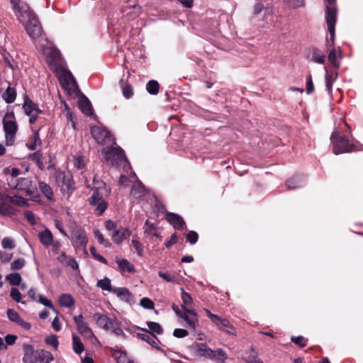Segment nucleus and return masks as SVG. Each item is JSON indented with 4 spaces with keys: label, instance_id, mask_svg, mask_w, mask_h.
Here are the masks:
<instances>
[{
    "label": "nucleus",
    "instance_id": "f257e3e1",
    "mask_svg": "<svg viewBox=\"0 0 363 363\" xmlns=\"http://www.w3.org/2000/svg\"><path fill=\"white\" fill-rule=\"evenodd\" d=\"M16 11L18 13V20L23 23L27 34L30 38L35 39L41 36L43 33L42 26L35 15L26 4H21V6Z\"/></svg>",
    "mask_w": 363,
    "mask_h": 363
},
{
    "label": "nucleus",
    "instance_id": "f03ea898",
    "mask_svg": "<svg viewBox=\"0 0 363 363\" xmlns=\"http://www.w3.org/2000/svg\"><path fill=\"white\" fill-rule=\"evenodd\" d=\"M191 354L196 357L210 359L216 363H224L228 357L222 349L212 350L206 343L194 342L189 347Z\"/></svg>",
    "mask_w": 363,
    "mask_h": 363
},
{
    "label": "nucleus",
    "instance_id": "7ed1b4c3",
    "mask_svg": "<svg viewBox=\"0 0 363 363\" xmlns=\"http://www.w3.org/2000/svg\"><path fill=\"white\" fill-rule=\"evenodd\" d=\"M93 185L94 192L89 199V203L96 206L98 214L101 215L107 208V203L103 199V196L108 195L110 191L106 187L105 183L96 177L94 178Z\"/></svg>",
    "mask_w": 363,
    "mask_h": 363
},
{
    "label": "nucleus",
    "instance_id": "20e7f679",
    "mask_svg": "<svg viewBox=\"0 0 363 363\" xmlns=\"http://www.w3.org/2000/svg\"><path fill=\"white\" fill-rule=\"evenodd\" d=\"M330 140L333 146V152L335 155L363 150V145H357L350 140L346 136L341 135L337 130H335L332 133Z\"/></svg>",
    "mask_w": 363,
    "mask_h": 363
},
{
    "label": "nucleus",
    "instance_id": "39448f33",
    "mask_svg": "<svg viewBox=\"0 0 363 363\" xmlns=\"http://www.w3.org/2000/svg\"><path fill=\"white\" fill-rule=\"evenodd\" d=\"M96 324L104 330L109 331L116 336H124L125 334L121 326V322L117 320L116 318L112 319L108 316L96 313L94 315Z\"/></svg>",
    "mask_w": 363,
    "mask_h": 363
},
{
    "label": "nucleus",
    "instance_id": "423d86ee",
    "mask_svg": "<svg viewBox=\"0 0 363 363\" xmlns=\"http://www.w3.org/2000/svg\"><path fill=\"white\" fill-rule=\"evenodd\" d=\"M105 160L113 166H122L123 169L130 168L129 163L122 149L108 147L103 150Z\"/></svg>",
    "mask_w": 363,
    "mask_h": 363
},
{
    "label": "nucleus",
    "instance_id": "0eeeda50",
    "mask_svg": "<svg viewBox=\"0 0 363 363\" xmlns=\"http://www.w3.org/2000/svg\"><path fill=\"white\" fill-rule=\"evenodd\" d=\"M3 125L5 132L6 144L8 146H11L14 143L18 130L13 113L6 114L3 120Z\"/></svg>",
    "mask_w": 363,
    "mask_h": 363
},
{
    "label": "nucleus",
    "instance_id": "6e6552de",
    "mask_svg": "<svg viewBox=\"0 0 363 363\" xmlns=\"http://www.w3.org/2000/svg\"><path fill=\"white\" fill-rule=\"evenodd\" d=\"M23 349L24 352L23 362L24 363H37L38 358L41 357L45 358V363H50L53 359L50 352L44 350H41L40 352L34 351L33 346L30 345H24Z\"/></svg>",
    "mask_w": 363,
    "mask_h": 363
},
{
    "label": "nucleus",
    "instance_id": "1a4fd4ad",
    "mask_svg": "<svg viewBox=\"0 0 363 363\" xmlns=\"http://www.w3.org/2000/svg\"><path fill=\"white\" fill-rule=\"evenodd\" d=\"M43 53L46 57L50 69L53 71L55 72L64 67V61L55 48L47 46L43 49Z\"/></svg>",
    "mask_w": 363,
    "mask_h": 363
},
{
    "label": "nucleus",
    "instance_id": "9d476101",
    "mask_svg": "<svg viewBox=\"0 0 363 363\" xmlns=\"http://www.w3.org/2000/svg\"><path fill=\"white\" fill-rule=\"evenodd\" d=\"M57 76L58 77L61 84L67 91L69 94H74L77 90V85L75 79L72 74L64 67L55 71Z\"/></svg>",
    "mask_w": 363,
    "mask_h": 363
},
{
    "label": "nucleus",
    "instance_id": "9b49d317",
    "mask_svg": "<svg viewBox=\"0 0 363 363\" xmlns=\"http://www.w3.org/2000/svg\"><path fill=\"white\" fill-rule=\"evenodd\" d=\"M337 20L335 19V13L333 9H328V14L326 16V23L328 30L330 33V37L326 38V48H335V23Z\"/></svg>",
    "mask_w": 363,
    "mask_h": 363
},
{
    "label": "nucleus",
    "instance_id": "f8f14e48",
    "mask_svg": "<svg viewBox=\"0 0 363 363\" xmlns=\"http://www.w3.org/2000/svg\"><path fill=\"white\" fill-rule=\"evenodd\" d=\"M91 133L94 140L99 144H108L113 140L110 133L103 127H91Z\"/></svg>",
    "mask_w": 363,
    "mask_h": 363
},
{
    "label": "nucleus",
    "instance_id": "ddd939ff",
    "mask_svg": "<svg viewBox=\"0 0 363 363\" xmlns=\"http://www.w3.org/2000/svg\"><path fill=\"white\" fill-rule=\"evenodd\" d=\"M74 320L77 325L78 332L82 335H83L84 337L88 338V339H91L92 337L95 338V336H94L92 330L88 326L87 323L84 321V318L82 315L74 316Z\"/></svg>",
    "mask_w": 363,
    "mask_h": 363
},
{
    "label": "nucleus",
    "instance_id": "4468645a",
    "mask_svg": "<svg viewBox=\"0 0 363 363\" xmlns=\"http://www.w3.org/2000/svg\"><path fill=\"white\" fill-rule=\"evenodd\" d=\"M181 318L186 322V327L191 331H194L199 325L197 313L194 310L184 311L181 313Z\"/></svg>",
    "mask_w": 363,
    "mask_h": 363
},
{
    "label": "nucleus",
    "instance_id": "2eb2a0df",
    "mask_svg": "<svg viewBox=\"0 0 363 363\" xmlns=\"http://www.w3.org/2000/svg\"><path fill=\"white\" fill-rule=\"evenodd\" d=\"M9 186L12 189L24 191L26 195H30L34 189L30 180L26 178L19 179L16 184L9 183Z\"/></svg>",
    "mask_w": 363,
    "mask_h": 363
},
{
    "label": "nucleus",
    "instance_id": "dca6fc26",
    "mask_svg": "<svg viewBox=\"0 0 363 363\" xmlns=\"http://www.w3.org/2000/svg\"><path fill=\"white\" fill-rule=\"evenodd\" d=\"M328 52V61L335 68L340 67V60L342 57V50L340 47L327 50Z\"/></svg>",
    "mask_w": 363,
    "mask_h": 363
},
{
    "label": "nucleus",
    "instance_id": "f3484780",
    "mask_svg": "<svg viewBox=\"0 0 363 363\" xmlns=\"http://www.w3.org/2000/svg\"><path fill=\"white\" fill-rule=\"evenodd\" d=\"M214 325L218 330H222L227 334L233 335H236L235 328L225 318H222L221 317L219 316L218 320H216Z\"/></svg>",
    "mask_w": 363,
    "mask_h": 363
},
{
    "label": "nucleus",
    "instance_id": "a211bd4d",
    "mask_svg": "<svg viewBox=\"0 0 363 363\" xmlns=\"http://www.w3.org/2000/svg\"><path fill=\"white\" fill-rule=\"evenodd\" d=\"M112 292L123 301L130 303L133 301V296L130 291L124 287L113 288Z\"/></svg>",
    "mask_w": 363,
    "mask_h": 363
},
{
    "label": "nucleus",
    "instance_id": "6ab92c4d",
    "mask_svg": "<svg viewBox=\"0 0 363 363\" xmlns=\"http://www.w3.org/2000/svg\"><path fill=\"white\" fill-rule=\"evenodd\" d=\"M166 218L176 230H183L184 228L185 223L183 218L178 214L168 213L166 215Z\"/></svg>",
    "mask_w": 363,
    "mask_h": 363
},
{
    "label": "nucleus",
    "instance_id": "aec40b11",
    "mask_svg": "<svg viewBox=\"0 0 363 363\" xmlns=\"http://www.w3.org/2000/svg\"><path fill=\"white\" fill-rule=\"evenodd\" d=\"M147 193V190L144 185L140 181H135L132 185L130 195L134 199H140L144 196Z\"/></svg>",
    "mask_w": 363,
    "mask_h": 363
},
{
    "label": "nucleus",
    "instance_id": "412c9836",
    "mask_svg": "<svg viewBox=\"0 0 363 363\" xmlns=\"http://www.w3.org/2000/svg\"><path fill=\"white\" fill-rule=\"evenodd\" d=\"M131 235V232L128 228H122L121 230H115L111 234V238L117 244L121 243L124 240L127 239Z\"/></svg>",
    "mask_w": 363,
    "mask_h": 363
},
{
    "label": "nucleus",
    "instance_id": "4be33fe9",
    "mask_svg": "<svg viewBox=\"0 0 363 363\" xmlns=\"http://www.w3.org/2000/svg\"><path fill=\"white\" fill-rule=\"evenodd\" d=\"M145 331V333H138V336L143 340L145 341L147 343L150 345L152 347L155 348H158V344L160 342L157 337L153 334L148 333V331L146 329H141Z\"/></svg>",
    "mask_w": 363,
    "mask_h": 363
},
{
    "label": "nucleus",
    "instance_id": "5701e85b",
    "mask_svg": "<svg viewBox=\"0 0 363 363\" xmlns=\"http://www.w3.org/2000/svg\"><path fill=\"white\" fill-rule=\"evenodd\" d=\"M116 262L118 265V269L123 275H125V274L126 272L127 273L135 272L134 266L128 260H127L125 259L117 258Z\"/></svg>",
    "mask_w": 363,
    "mask_h": 363
},
{
    "label": "nucleus",
    "instance_id": "b1692460",
    "mask_svg": "<svg viewBox=\"0 0 363 363\" xmlns=\"http://www.w3.org/2000/svg\"><path fill=\"white\" fill-rule=\"evenodd\" d=\"M325 86L328 93L330 94L333 84L337 78V72L336 71H330L327 67H325Z\"/></svg>",
    "mask_w": 363,
    "mask_h": 363
},
{
    "label": "nucleus",
    "instance_id": "393cba45",
    "mask_svg": "<svg viewBox=\"0 0 363 363\" xmlns=\"http://www.w3.org/2000/svg\"><path fill=\"white\" fill-rule=\"evenodd\" d=\"M181 298L182 301V307L184 311L192 310L194 301L191 295L186 293L184 289H181Z\"/></svg>",
    "mask_w": 363,
    "mask_h": 363
},
{
    "label": "nucleus",
    "instance_id": "a878e982",
    "mask_svg": "<svg viewBox=\"0 0 363 363\" xmlns=\"http://www.w3.org/2000/svg\"><path fill=\"white\" fill-rule=\"evenodd\" d=\"M40 242L45 247L51 245L53 242V236L50 230L45 229L38 234Z\"/></svg>",
    "mask_w": 363,
    "mask_h": 363
},
{
    "label": "nucleus",
    "instance_id": "bb28decb",
    "mask_svg": "<svg viewBox=\"0 0 363 363\" xmlns=\"http://www.w3.org/2000/svg\"><path fill=\"white\" fill-rule=\"evenodd\" d=\"M79 106L80 110L86 116L93 114L91 103L86 97L83 96L79 99Z\"/></svg>",
    "mask_w": 363,
    "mask_h": 363
},
{
    "label": "nucleus",
    "instance_id": "cd10ccee",
    "mask_svg": "<svg viewBox=\"0 0 363 363\" xmlns=\"http://www.w3.org/2000/svg\"><path fill=\"white\" fill-rule=\"evenodd\" d=\"M6 200H7L9 203L17 206L22 207L28 206L27 200L20 196H9L6 194Z\"/></svg>",
    "mask_w": 363,
    "mask_h": 363
},
{
    "label": "nucleus",
    "instance_id": "c85d7f7f",
    "mask_svg": "<svg viewBox=\"0 0 363 363\" xmlns=\"http://www.w3.org/2000/svg\"><path fill=\"white\" fill-rule=\"evenodd\" d=\"M112 356L117 363H134L128 358L125 352L118 350H113Z\"/></svg>",
    "mask_w": 363,
    "mask_h": 363
},
{
    "label": "nucleus",
    "instance_id": "c756f323",
    "mask_svg": "<svg viewBox=\"0 0 363 363\" xmlns=\"http://www.w3.org/2000/svg\"><path fill=\"white\" fill-rule=\"evenodd\" d=\"M72 235L78 245L81 246H85L87 243L88 240L86 234L81 229L73 231Z\"/></svg>",
    "mask_w": 363,
    "mask_h": 363
},
{
    "label": "nucleus",
    "instance_id": "7c9ffc66",
    "mask_svg": "<svg viewBox=\"0 0 363 363\" xmlns=\"http://www.w3.org/2000/svg\"><path fill=\"white\" fill-rule=\"evenodd\" d=\"M59 304L61 306L70 308L74 304L73 297L69 294H63L59 297Z\"/></svg>",
    "mask_w": 363,
    "mask_h": 363
},
{
    "label": "nucleus",
    "instance_id": "2f4dec72",
    "mask_svg": "<svg viewBox=\"0 0 363 363\" xmlns=\"http://www.w3.org/2000/svg\"><path fill=\"white\" fill-rule=\"evenodd\" d=\"M303 179L301 176H294L286 181V186L289 189L300 187L303 184Z\"/></svg>",
    "mask_w": 363,
    "mask_h": 363
},
{
    "label": "nucleus",
    "instance_id": "473e14b6",
    "mask_svg": "<svg viewBox=\"0 0 363 363\" xmlns=\"http://www.w3.org/2000/svg\"><path fill=\"white\" fill-rule=\"evenodd\" d=\"M23 108L27 115L31 113H40V111L38 108L37 104H34L30 100H26L23 104Z\"/></svg>",
    "mask_w": 363,
    "mask_h": 363
},
{
    "label": "nucleus",
    "instance_id": "72a5a7b5",
    "mask_svg": "<svg viewBox=\"0 0 363 363\" xmlns=\"http://www.w3.org/2000/svg\"><path fill=\"white\" fill-rule=\"evenodd\" d=\"M311 60L315 63L323 64L325 56L320 50L313 48L311 52Z\"/></svg>",
    "mask_w": 363,
    "mask_h": 363
},
{
    "label": "nucleus",
    "instance_id": "f704fd0d",
    "mask_svg": "<svg viewBox=\"0 0 363 363\" xmlns=\"http://www.w3.org/2000/svg\"><path fill=\"white\" fill-rule=\"evenodd\" d=\"M3 99L8 104L13 103L16 97V91L12 89L11 86H9L6 91L2 95Z\"/></svg>",
    "mask_w": 363,
    "mask_h": 363
},
{
    "label": "nucleus",
    "instance_id": "c9c22d12",
    "mask_svg": "<svg viewBox=\"0 0 363 363\" xmlns=\"http://www.w3.org/2000/svg\"><path fill=\"white\" fill-rule=\"evenodd\" d=\"M6 279L12 286H19L22 281V278H21V275L17 272L11 273V274H7L6 276Z\"/></svg>",
    "mask_w": 363,
    "mask_h": 363
},
{
    "label": "nucleus",
    "instance_id": "e433bc0d",
    "mask_svg": "<svg viewBox=\"0 0 363 363\" xmlns=\"http://www.w3.org/2000/svg\"><path fill=\"white\" fill-rule=\"evenodd\" d=\"M136 180L137 177L135 174L131 172L128 177L124 174L121 175L119 179V183L121 185L126 186L128 185V183H134Z\"/></svg>",
    "mask_w": 363,
    "mask_h": 363
},
{
    "label": "nucleus",
    "instance_id": "4c0bfd02",
    "mask_svg": "<svg viewBox=\"0 0 363 363\" xmlns=\"http://www.w3.org/2000/svg\"><path fill=\"white\" fill-rule=\"evenodd\" d=\"M96 286L101 288L102 290L112 291L113 288H111V283L110 279L105 277L97 281Z\"/></svg>",
    "mask_w": 363,
    "mask_h": 363
},
{
    "label": "nucleus",
    "instance_id": "58836bf2",
    "mask_svg": "<svg viewBox=\"0 0 363 363\" xmlns=\"http://www.w3.org/2000/svg\"><path fill=\"white\" fill-rule=\"evenodd\" d=\"M39 189L49 200H52L53 193L51 188L45 182H39Z\"/></svg>",
    "mask_w": 363,
    "mask_h": 363
},
{
    "label": "nucleus",
    "instance_id": "ea45409f",
    "mask_svg": "<svg viewBox=\"0 0 363 363\" xmlns=\"http://www.w3.org/2000/svg\"><path fill=\"white\" fill-rule=\"evenodd\" d=\"M73 350L77 354H81L84 351V345L80 339L75 335H72Z\"/></svg>",
    "mask_w": 363,
    "mask_h": 363
},
{
    "label": "nucleus",
    "instance_id": "a19ab883",
    "mask_svg": "<svg viewBox=\"0 0 363 363\" xmlns=\"http://www.w3.org/2000/svg\"><path fill=\"white\" fill-rule=\"evenodd\" d=\"M160 85L157 81H149L146 85V89L150 94H157L159 91Z\"/></svg>",
    "mask_w": 363,
    "mask_h": 363
},
{
    "label": "nucleus",
    "instance_id": "79ce46f5",
    "mask_svg": "<svg viewBox=\"0 0 363 363\" xmlns=\"http://www.w3.org/2000/svg\"><path fill=\"white\" fill-rule=\"evenodd\" d=\"M251 353L245 357L246 362L248 363H263L262 361L257 357V352L251 347Z\"/></svg>",
    "mask_w": 363,
    "mask_h": 363
},
{
    "label": "nucleus",
    "instance_id": "37998d69",
    "mask_svg": "<svg viewBox=\"0 0 363 363\" xmlns=\"http://www.w3.org/2000/svg\"><path fill=\"white\" fill-rule=\"evenodd\" d=\"M7 200L3 201L0 203V214L2 216H9L12 213V208L7 204Z\"/></svg>",
    "mask_w": 363,
    "mask_h": 363
},
{
    "label": "nucleus",
    "instance_id": "c03bdc74",
    "mask_svg": "<svg viewBox=\"0 0 363 363\" xmlns=\"http://www.w3.org/2000/svg\"><path fill=\"white\" fill-rule=\"evenodd\" d=\"M32 140L33 141L28 144H27V146L31 150H34L36 149V147L38 146H40V144H41V140H40V138L38 135V133H35L33 138H32Z\"/></svg>",
    "mask_w": 363,
    "mask_h": 363
},
{
    "label": "nucleus",
    "instance_id": "a18cd8bd",
    "mask_svg": "<svg viewBox=\"0 0 363 363\" xmlns=\"http://www.w3.org/2000/svg\"><path fill=\"white\" fill-rule=\"evenodd\" d=\"M147 325L152 332L155 333L157 334L162 333L163 330L159 323L156 322L150 321L147 323Z\"/></svg>",
    "mask_w": 363,
    "mask_h": 363
},
{
    "label": "nucleus",
    "instance_id": "49530a36",
    "mask_svg": "<svg viewBox=\"0 0 363 363\" xmlns=\"http://www.w3.org/2000/svg\"><path fill=\"white\" fill-rule=\"evenodd\" d=\"M94 237L96 238V239H97L98 242L100 244L104 245L105 247H108L111 246V243L108 240H106L104 238V236H103L102 233L100 232V230H94Z\"/></svg>",
    "mask_w": 363,
    "mask_h": 363
},
{
    "label": "nucleus",
    "instance_id": "de8ad7c7",
    "mask_svg": "<svg viewBox=\"0 0 363 363\" xmlns=\"http://www.w3.org/2000/svg\"><path fill=\"white\" fill-rule=\"evenodd\" d=\"M140 305L146 309H153L154 308V303L149 298H143L140 301Z\"/></svg>",
    "mask_w": 363,
    "mask_h": 363
},
{
    "label": "nucleus",
    "instance_id": "09e8293b",
    "mask_svg": "<svg viewBox=\"0 0 363 363\" xmlns=\"http://www.w3.org/2000/svg\"><path fill=\"white\" fill-rule=\"evenodd\" d=\"M38 297H39V302L40 303L50 308V309H52L54 313H57V310L55 308V307L53 306V305L50 301H49L46 297H45L42 295H39Z\"/></svg>",
    "mask_w": 363,
    "mask_h": 363
},
{
    "label": "nucleus",
    "instance_id": "8fccbe9b",
    "mask_svg": "<svg viewBox=\"0 0 363 363\" xmlns=\"http://www.w3.org/2000/svg\"><path fill=\"white\" fill-rule=\"evenodd\" d=\"M7 317L11 322L16 323L21 318L18 313L13 309L9 308L7 310Z\"/></svg>",
    "mask_w": 363,
    "mask_h": 363
},
{
    "label": "nucleus",
    "instance_id": "3c124183",
    "mask_svg": "<svg viewBox=\"0 0 363 363\" xmlns=\"http://www.w3.org/2000/svg\"><path fill=\"white\" fill-rule=\"evenodd\" d=\"M1 245L4 249H13L15 247L14 241L11 238H4L1 241Z\"/></svg>",
    "mask_w": 363,
    "mask_h": 363
},
{
    "label": "nucleus",
    "instance_id": "603ef678",
    "mask_svg": "<svg viewBox=\"0 0 363 363\" xmlns=\"http://www.w3.org/2000/svg\"><path fill=\"white\" fill-rule=\"evenodd\" d=\"M24 265L25 260L23 259L19 258L11 262V269L12 270H18L21 269Z\"/></svg>",
    "mask_w": 363,
    "mask_h": 363
},
{
    "label": "nucleus",
    "instance_id": "864d4df0",
    "mask_svg": "<svg viewBox=\"0 0 363 363\" xmlns=\"http://www.w3.org/2000/svg\"><path fill=\"white\" fill-rule=\"evenodd\" d=\"M10 296L16 302L19 303L21 300V294L18 289L16 288H12L10 292Z\"/></svg>",
    "mask_w": 363,
    "mask_h": 363
},
{
    "label": "nucleus",
    "instance_id": "5fc2aeb1",
    "mask_svg": "<svg viewBox=\"0 0 363 363\" xmlns=\"http://www.w3.org/2000/svg\"><path fill=\"white\" fill-rule=\"evenodd\" d=\"M45 342L48 345L52 346L55 350L57 348L58 340H57V336L55 335H52L48 337L45 340Z\"/></svg>",
    "mask_w": 363,
    "mask_h": 363
},
{
    "label": "nucleus",
    "instance_id": "6e6d98bb",
    "mask_svg": "<svg viewBox=\"0 0 363 363\" xmlns=\"http://www.w3.org/2000/svg\"><path fill=\"white\" fill-rule=\"evenodd\" d=\"M132 245L135 247L138 255L141 256L143 252V247L139 240L137 238H133L132 240Z\"/></svg>",
    "mask_w": 363,
    "mask_h": 363
},
{
    "label": "nucleus",
    "instance_id": "4d7b16f0",
    "mask_svg": "<svg viewBox=\"0 0 363 363\" xmlns=\"http://www.w3.org/2000/svg\"><path fill=\"white\" fill-rule=\"evenodd\" d=\"M123 95L126 99H130L133 95V90L130 85L126 84L123 88Z\"/></svg>",
    "mask_w": 363,
    "mask_h": 363
},
{
    "label": "nucleus",
    "instance_id": "13d9d810",
    "mask_svg": "<svg viewBox=\"0 0 363 363\" xmlns=\"http://www.w3.org/2000/svg\"><path fill=\"white\" fill-rule=\"evenodd\" d=\"M326 11H325V17L328 14V10L331 9L335 11V19L337 20V9L335 7V0H326Z\"/></svg>",
    "mask_w": 363,
    "mask_h": 363
},
{
    "label": "nucleus",
    "instance_id": "bf43d9fd",
    "mask_svg": "<svg viewBox=\"0 0 363 363\" xmlns=\"http://www.w3.org/2000/svg\"><path fill=\"white\" fill-rule=\"evenodd\" d=\"M189 333L185 329L177 328L173 332V335L178 338L186 337Z\"/></svg>",
    "mask_w": 363,
    "mask_h": 363
},
{
    "label": "nucleus",
    "instance_id": "052dcab7",
    "mask_svg": "<svg viewBox=\"0 0 363 363\" xmlns=\"http://www.w3.org/2000/svg\"><path fill=\"white\" fill-rule=\"evenodd\" d=\"M90 252L96 259H97L98 261H99L102 263L107 264V260L103 256L96 253V250L95 247H91Z\"/></svg>",
    "mask_w": 363,
    "mask_h": 363
},
{
    "label": "nucleus",
    "instance_id": "680f3d73",
    "mask_svg": "<svg viewBox=\"0 0 363 363\" xmlns=\"http://www.w3.org/2000/svg\"><path fill=\"white\" fill-rule=\"evenodd\" d=\"M306 92L308 94H311L314 90V86L312 81L311 75H308L306 79Z\"/></svg>",
    "mask_w": 363,
    "mask_h": 363
},
{
    "label": "nucleus",
    "instance_id": "e2e57ef3",
    "mask_svg": "<svg viewBox=\"0 0 363 363\" xmlns=\"http://www.w3.org/2000/svg\"><path fill=\"white\" fill-rule=\"evenodd\" d=\"M198 234L195 231H190L186 235V239L191 244H195L198 240Z\"/></svg>",
    "mask_w": 363,
    "mask_h": 363
},
{
    "label": "nucleus",
    "instance_id": "0e129e2a",
    "mask_svg": "<svg viewBox=\"0 0 363 363\" xmlns=\"http://www.w3.org/2000/svg\"><path fill=\"white\" fill-rule=\"evenodd\" d=\"M74 166L78 169L83 168L85 165L84 157H82V156L75 157L74 159Z\"/></svg>",
    "mask_w": 363,
    "mask_h": 363
},
{
    "label": "nucleus",
    "instance_id": "69168bd1",
    "mask_svg": "<svg viewBox=\"0 0 363 363\" xmlns=\"http://www.w3.org/2000/svg\"><path fill=\"white\" fill-rule=\"evenodd\" d=\"M155 230H156V227L155 226V225L153 223H152L151 222H150V220H147L145 221V233L148 235H150V234L153 233V232L155 231Z\"/></svg>",
    "mask_w": 363,
    "mask_h": 363
},
{
    "label": "nucleus",
    "instance_id": "338daca9",
    "mask_svg": "<svg viewBox=\"0 0 363 363\" xmlns=\"http://www.w3.org/2000/svg\"><path fill=\"white\" fill-rule=\"evenodd\" d=\"M291 341L300 347H304L306 345V340L302 336L293 337Z\"/></svg>",
    "mask_w": 363,
    "mask_h": 363
},
{
    "label": "nucleus",
    "instance_id": "774afa93",
    "mask_svg": "<svg viewBox=\"0 0 363 363\" xmlns=\"http://www.w3.org/2000/svg\"><path fill=\"white\" fill-rule=\"evenodd\" d=\"M17 338L18 337L16 335L9 334V335H6V337H5L6 344L5 345H6V347L8 345H13L16 342Z\"/></svg>",
    "mask_w": 363,
    "mask_h": 363
}]
</instances>
